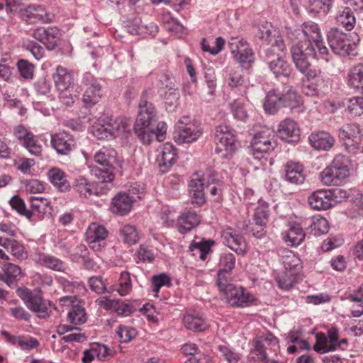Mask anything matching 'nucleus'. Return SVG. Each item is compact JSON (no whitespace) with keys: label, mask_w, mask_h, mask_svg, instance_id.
Returning <instances> with one entry per match:
<instances>
[{"label":"nucleus","mask_w":363,"mask_h":363,"mask_svg":"<svg viewBox=\"0 0 363 363\" xmlns=\"http://www.w3.org/2000/svg\"><path fill=\"white\" fill-rule=\"evenodd\" d=\"M91 174L99 180L91 182L83 176L77 177L73 183L74 191L81 198L88 199L91 196L105 194L112 187L114 174L108 171H102L98 167L91 169Z\"/></svg>","instance_id":"obj_1"},{"label":"nucleus","mask_w":363,"mask_h":363,"mask_svg":"<svg viewBox=\"0 0 363 363\" xmlns=\"http://www.w3.org/2000/svg\"><path fill=\"white\" fill-rule=\"evenodd\" d=\"M277 145L276 133L270 128L261 127L251 140V154L255 160L265 165L269 161V154Z\"/></svg>","instance_id":"obj_2"},{"label":"nucleus","mask_w":363,"mask_h":363,"mask_svg":"<svg viewBox=\"0 0 363 363\" xmlns=\"http://www.w3.org/2000/svg\"><path fill=\"white\" fill-rule=\"evenodd\" d=\"M16 294L26 306L35 313L39 318H46L50 315L51 311L43 298L40 291H32L26 287H20L16 290Z\"/></svg>","instance_id":"obj_3"},{"label":"nucleus","mask_w":363,"mask_h":363,"mask_svg":"<svg viewBox=\"0 0 363 363\" xmlns=\"http://www.w3.org/2000/svg\"><path fill=\"white\" fill-rule=\"evenodd\" d=\"M219 289L226 297L228 302L233 306H247L253 302V295L242 287H237L228 280L218 284Z\"/></svg>","instance_id":"obj_4"},{"label":"nucleus","mask_w":363,"mask_h":363,"mask_svg":"<svg viewBox=\"0 0 363 363\" xmlns=\"http://www.w3.org/2000/svg\"><path fill=\"white\" fill-rule=\"evenodd\" d=\"M215 138L216 141V152L222 157H228L237 150L235 135L227 125H218L216 128Z\"/></svg>","instance_id":"obj_5"},{"label":"nucleus","mask_w":363,"mask_h":363,"mask_svg":"<svg viewBox=\"0 0 363 363\" xmlns=\"http://www.w3.org/2000/svg\"><path fill=\"white\" fill-rule=\"evenodd\" d=\"M291 59L296 68L299 72H303L308 65V57H317L314 45L310 42L295 43L290 48Z\"/></svg>","instance_id":"obj_6"},{"label":"nucleus","mask_w":363,"mask_h":363,"mask_svg":"<svg viewBox=\"0 0 363 363\" xmlns=\"http://www.w3.org/2000/svg\"><path fill=\"white\" fill-rule=\"evenodd\" d=\"M328 40L335 53L342 56L354 55L355 45L338 28L330 29L328 34Z\"/></svg>","instance_id":"obj_7"},{"label":"nucleus","mask_w":363,"mask_h":363,"mask_svg":"<svg viewBox=\"0 0 363 363\" xmlns=\"http://www.w3.org/2000/svg\"><path fill=\"white\" fill-rule=\"evenodd\" d=\"M229 48L235 59L244 69H248L254 62L252 50L245 41L232 38L228 43Z\"/></svg>","instance_id":"obj_8"},{"label":"nucleus","mask_w":363,"mask_h":363,"mask_svg":"<svg viewBox=\"0 0 363 363\" xmlns=\"http://www.w3.org/2000/svg\"><path fill=\"white\" fill-rule=\"evenodd\" d=\"M339 137L344 141V144L349 152L356 153L360 148L362 141L359 126L357 124H347L339 130Z\"/></svg>","instance_id":"obj_9"},{"label":"nucleus","mask_w":363,"mask_h":363,"mask_svg":"<svg viewBox=\"0 0 363 363\" xmlns=\"http://www.w3.org/2000/svg\"><path fill=\"white\" fill-rule=\"evenodd\" d=\"M223 242L237 253L244 256L247 252V245L244 237L230 227L225 228L221 234Z\"/></svg>","instance_id":"obj_10"},{"label":"nucleus","mask_w":363,"mask_h":363,"mask_svg":"<svg viewBox=\"0 0 363 363\" xmlns=\"http://www.w3.org/2000/svg\"><path fill=\"white\" fill-rule=\"evenodd\" d=\"M157 120V111L152 104L147 100V91H145L138 104V114L135 121L137 125L149 127Z\"/></svg>","instance_id":"obj_11"},{"label":"nucleus","mask_w":363,"mask_h":363,"mask_svg":"<svg viewBox=\"0 0 363 363\" xmlns=\"http://www.w3.org/2000/svg\"><path fill=\"white\" fill-rule=\"evenodd\" d=\"M82 84L85 88L83 101L86 106L96 104L101 96V86L94 77L89 72L85 73L82 79Z\"/></svg>","instance_id":"obj_12"},{"label":"nucleus","mask_w":363,"mask_h":363,"mask_svg":"<svg viewBox=\"0 0 363 363\" xmlns=\"http://www.w3.org/2000/svg\"><path fill=\"white\" fill-rule=\"evenodd\" d=\"M50 143L57 153L61 155H68L75 148L73 136L65 131L52 134Z\"/></svg>","instance_id":"obj_13"},{"label":"nucleus","mask_w":363,"mask_h":363,"mask_svg":"<svg viewBox=\"0 0 363 363\" xmlns=\"http://www.w3.org/2000/svg\"><path fill=\"white\" fill-rule=\"evenodd\" d=\"M31 35L37 40L43 43L49 50H54L60 37V30L55 26L48 28L38 27L35 28Z\"/></svg>","instance_id":"obj_14"},{"label":"nucleus","mask_w":363,"mask_h":363,"mask_svg":"<svg viewBox=\"0 0 363 363\" xmlns=\"http://www.w3.org/2000/svg\"><path fill=\"white\" fill-rule=\"evenodd\" d=\"M108 230L103 225L91 223L86 232V240L94 251H100L104 247V240L108 236Z\"/></svg>","instance_id":"obj_15"},{"label":"nucleus","mask_w":363,"mask_h":363,"mask_svg":"<svg viewBox=\"0 0 363 363\" xmlns=\"http://www.w3.org/2000/svg\"><path fill=\"white\" fill-rule=\"evenodd\" d=\"M157 161L161 171L164 173L169 170L175 163L177 154L174 146L170 143H165L157 149Z\"/></svg>","instance_id":"obj_16"},{"label":"nucleus","mask_w":363,"mask_h":363,"mask_svg":"<svg viewBox=\"0 0 363 363\" xmlns=\"http://www.w3.org/2000/svg\"><path fill=\"white\" fill-rule=\"evenodd\" d=\"M277 345L278 342L276 337L272 335L266 337H258L254 340V347L251 350L250 357L254 361H259L267 363V356L266 353V345Z\"/></svg>","instance_id":"obj_17"},{"label":"nucleus","mask_w":363,"mask_h":363,"mask_svg":"<svg viewBox=\"0 0 363 363\" xmlns=\"http://www.w3.org/2000/svg\"><path fill=\"white\" fill-rule=\"evenodd\" d=\"M200 135L199 130L194 123H186V125H176L174 138L178 144L189 143L195 141Z\"/></svg>","instance_id":"obj_18"},{"label":"nucleus","mask_w":363,"mask_h":363,"mask_svg":"<svg viewBox=\"0 0 363 363\" xmlns=\"http://www.w3.org/2000/svg\"><path fill=\"white\" fill-rule=\"evenodd\" d=\"M52 79L55 87L60 92L69 91L74 86V79L72 72L62 66L56 68Z\"/></svg>","instance_id":"obj_19"},{"label":"nucleus","mask_w":363,"mask_h":363,"mask_svg":"<svg viewBox=\"0 0 363 363\" xmlns=\"http://www.w3.org/2000/svg\"><path fill=\"white\" fill-rule=\"evenodd\" d=\"M235 265V257L230 252H223L220 255L218 264L217 284L230 280V274Z\"/></svg>","instance_id":"obj_20"},{"label":"nucleus","mask_w":363,"mask_h":363,"mask_svg":"<svg viewBox=\"0 0 363 363\" xmlns=\"http://www.w3.org/2000/svg\"><path fill=\"white\" fill-rule=\"evenodd\" d=\"M94 159L97 164L105 168L102 171H108L113 174L112 169L117 161V152L113 148L104 146L95 153Z\"/></svg>","instance_id":"obj_21"},{"label":"nucleus","mask_w":363,"mask_h":363,"mask_svg":"<svg viewBox=\"0 0 363 363\" xmlns=\"http://www.w3.org/2000/svg\"><path fill=\"white\" fill-rule=\"evenodd\" d=\"M299 128L292 119L286 118L279 123L278 133L281 140L287 143H295L299 139Z\"/></svg>","instance_id":"obj_22"},{"label":"nucleus","mask_w":363,"mask_h":363,"mask_svg":"<svg viewBox=\"0 0 363 363\" xmlns=\"http://www.w3.org/2000/svg\"><path fill=\"white\" fill-rule=\"evenodd\" d=\"M133 199L126 193H118L113 199L110 211L116 215L123 216L130 212Z\"/></svg>","instance_id":"obj_23"},{"label":"nucleus","mask_w":363,"mask_h":363,"mask_svg":"<svg viewBox=\"0 0 363 363\" xmlns=\"http://www.w3.org/2000/svg\"><path fill=\"white\" fill-rule=\"evenodd\" d=\"M109 129L111 130L113 138L122 137L128 138L131 132L133 121L130 118L126 117H117L111 118L108 121Z\"/></svg>","instance_id":"obj_24"},{"label":"nucleus","mask_w":363,"mask_h":363,"mask_svg":"<svg viewBox=\"0 0 363 363\" xmlns=\"http://www.w3.org/2000/svg\"><path fill=\"white\" fill-rule=\"evenodd\" d=\"M285 179L291 184H302L305 180L303 167L298 162H288L284 167Z\"/></svg>","instance_id":"obj_25"},{"label":"nucleus","mask_w":363,"mask_h":363,"mask_svg":"<svg viewBox=\"0 0 363 363\" xmlns=\"http://www.w3.org/2000/svg\"><path fill=\"white\" fill-rule=\"evenodd\" d=\"M308 140L311 146L315 150H328L334 145V138L327 132L312 133Z\"/></svg>","instance_id":"obj_26"},{"label":"nucleus","mask_w":363,"mask_h":363,"mask_svg":"<svg viewBox=\"0 0 363 363\" xmlns=\"http://www.w3.org/2000/svg\"><path fill=\"white\" fill-rule=\"evenodd\" d=\"M308 203L315 210H326L333 206L328 190H318L308 196Z\"/></svg>","instance_id":"obj_27"},{"label":"nucleus","mask_w":363,"mask_h":363,"mask_svg":"<svg viewBox=\"0 0 363 363\" xmlns=\"http://www.w3.org/2000/svg\"><path fill=\"white\" fill-rule=\"evenodd\" d=\"M268 66L277 78L280 77L289 78L292 72L291 65L279 56L276 60L269 61Z\"/></svg>","instance_id":"obj_28"},{"label":"nucleus","mask_w":363,"mask_h":363,"mask_svg":"<svg viewBox=\"0 0 363 363\" xmlns=\"http://www.w3.org/2000/svg\"><path fill=\"white\" fill-rule=\"evenodd\" d=\"M268 221V211L266 207L260 206L257 207L253 215V222L252 224H255L258 226L259 230L255 233V237L261 238L264 235V228Z\"/></svg>","instance_id":"obj_29"},{"label":"nucleus","mask_w":363,"mask_h":363,"mask_svg":"<svg viewBox=\"0 0 363 363\" xmlns=\"http://www.w3.org/2000/svg\"><path fill=\"white\" fill-rule=\"evenodd\" d=\"M320 178L325 185L337 186L347 177L330 165L320 173Z\"/></svg>","instance_id":"obj_30"},{"label":"nucleus","mask_w":363,"mask_h":363,"mask_svg":"<svg viewBox=\"0 0 363 363\" xmlns=\"http://www.w3.org/2000/svg\"><path fill=\"white\" fill-rule=\"evenodd\" d=\"M281 92L282 106H288L291 109L298 108L301 104V96L294 90L292 86H286Z\"/></svg>","instance_id":"obj_31"},{"label":"nucleus","mask_w":363,"mask_h":363,"mask_svg":"<svg viewBox=\"0 0 363 363\" xmlns=\"http://www.w3.org/2000/svg\"><path fill=\"white\" fill-rule=\"evenodd\" d=\"M199 223V216L196 213H184L178 219L179 230L181 233H185L198 225Z\"/></svg>","instance_id":"obj_32"},{"label":"nucleus","mask_w":363,"mask_h":363,"mask_svg":"<svg viewBox=\"0 0 363 363\" xmlns=\"http://www.w3.org/2000/svg\"><path fill=\"white\" fill-rule=\"evenodd\" d=\"M34 259L35 262L52 270L63 272L65 269V263L54 256L40 253L35 255Z\"/></svg>","instance_id":"obj_33"},{"label":"nucleus","mask_w":363,"mask_h":363,"mask_svg":"<svg viewBox=\"0 0 363 363\" xmlns=\"http://www.w3.org/2000/svg\"><path fill=\"white\" fill-rule=\"evenodd\" d=\"M263 106L264 110L271 114L275 113L282 106L281 92L278 89L267 93Z\"/></svg>","instance_id":"obj_34"},{"label":"nucleus","mask_w":363,"mask_h":363,"mask_svg":"<svg viewBox=\"0 0 363 363\" xmlns=\"http://www.w3.org/2000/svg\"><path fill=\"white\" fill-rule=\"evenodd\" d=\"M305 238V233L299 224H292L290 226L284 241L288 245L295 247L299 245Z\"/></svg>","instance_id":"obj_35"},{"label":"nucleus","mask_w":363,"mask_h":363,"mask_svg":"<svg viewBox=\"0 0 363 363\" xmlns=\"http://www.w3.org/2000/svg\"><path fill=\"white\" fill-rule=\"evenodd\" d=\"M50 182L60 191H66L69 188V184L63 171L58 168H52L48 172Z\"/></svg>","instance_id":"obj_36"},{"label":"nucleus","mask_w":363,"mask_h":363,"mask_svg":"<svg viewBox=\"0 0 363 363\" xmlns=\"http://www.w3.org/2000/svg\"><path fill=\"white\" fill-rule=\"evenodd\" d=\"M183 321L187 329L195 332L203 331L208 328V324L206 320L198 315H186L184 317Z\"/></svg>","instance_id":"obj_37"},{"label":"nucleus","mask_w":363,"mask_h":363,"mask_svg":"<svg viewBox=\"0 0 363 363\" xmlns=\"http://www.w3.org/2000/svg\"><path fill=\"white\" fill-rule=\"evenodd\" d=\"M4 279H1L5 281L9 286L14 284V282L20 279L22 277L21 268L11 263H6L3 267Z\"/></svg>","instance_id":"obj_38"},{"label":"nucleus","mask_w":363,"mask_h":363,"mask_svg":"<svg viewBox=\"0 0 363 363\" xmlns=\"http://www.w3.org/2000/svg\"><path fill=\"white\" fill-rule=\"evenodd\" d=\"M309 228L314 235L319 236L327 233L329 230L328 221L320 216L312 217L309 220Z\"/></svg>","instance_id":"obj_39"},{"label":"nucleus","mask_w":363,"mask_h":363,"mask_svg":"<svg viewBox=\"0 0 363 363\" xmlns=\"http://www.w3.org/2000/svg\"><path fill=\"white\" fill-rule=\"evenodd\" d=\"M281 257L285 270L298 274L301 260L298 256L291 250H284Z\"/></svg>","instance_id":"obj_40"},{"label":"nucleus","mask_w":363,"mask_h":363,"mask_svg":"<svg viewBox=\"0 0 363 363\" xmlns=\"http://www.w3.org/2000/svg\"><path fill=\"white\" fill-rule=\"evenodd\" d=\"M302 30L304 33V42L315 44L322 39L318 25L315 23L303 24Z\"/></svg>","instance_id":"obj_41"},{"label":"nucleus","mask_w":363,"mask_h":363,"mask_svg":"<svg viewBox=\"0 0 363 363\" xmlns=\"http://www.w3.org/2000/svg\"><path fill=\"white\" fill-rule=\"evenodd\" d=\"M30 202L33 211L42 214H50L52 213V209L50 206V202L46 198L41 196H31L30 198Z\"/></svg>","instance_id":"obj_42"},{"label":"nucleus","mask_w":363,"mask_h":363,"mask_svg":"<svg viewBox=\"0 0 363 363\" xmlns=\"http://www.w3.org/2000/svg\"><path fill=\"white\" fill-rule=\"evenodd\" d=\"M350 86L356 89H363V64H358L351 68L348 74Z\"/></svg>","instance_id":"obj_43"},{"label":"nucleus","mask_w":363,"mask_h":363,"mask_svg":"<svg viewBox=\"0 0 363 363\" xmlns=\"http://www.w3.org/2000/svg\"><path fill=\"white\" fill-rule=\"evenodd\" d=\"M297 276L298 274L296 272L285 270L277 278L279 288L284 290L291 289L296 284Z\"/></svg>","instance_id":"obj_44"},{"label":"nucleus","mask_w":363,"mask_h":363,"mask_svg":"<svg viewBox=\"0 0 363 363\" xmlns=\"http://www.w3.org/2000/svg\"><path fill=\"white\" fill-rule=\"evenodd\" d=\"M337 21L347 30L350 31L354 28L356 20L350 9L345 7L337 16Z\"/></svg>","instance_id":"obj_45"},{"label":"nucleus","mask_w":363,"mask_h":363,"mask_svg":"<svg viewBox=\"0 0 363 363\" xmlns=\"http://www.w3.org/2000/svg\"><path fill=\"white\" fill-rule=\"evenodd\" d=\"M120 235L123 241L129 245L135 244L139 240L135 227L131 225H125L121 228Z\"/></svg>","instance_id":"obj_46"},{"label":"nucleus","mask_w":363,"mask_h":363,"mask_svg":"<svg viewBox=\"0 0 363 363\" xmlns=\"http://www.w3.org/2000/svg\"><path fill=\"white\" fill-rule=\"evenodd\" d=\"M316 342L313 350L319 353H326L335 350V347L330 345L327 336L323 333H318L315 335Z\"/></svg>","instance_id":"obj_47"},{"label":"nucleus","mask_w":363,"mask_h":363,"mask_svg":"<svg viewBox=\"0 0 363 363\" xmlns=\"http://www.w3.org/2000/svg\"><path fill=\"white\" fill-rule=\"evenodd\" d=\"M9 203L11 208L16 210L20 215L25 216L28 220L31 219L33 211L26 208L25 202L19 196H13L10 199Z\"/></svg>","instance_id":"obj_48"},{"label":"nucleus","mask_w":363,"mask_h":363,"mask_svg":"<svg viewBox=\"0 0 363 363\" xmlns=\"http://www.w3.org/2000/svg\"><path fill=\"white\" fill-rule=\"evenodd\" d=\"M134 131L143 144L149 145L155 138V131L150 126L134 125Z\"/></svg>","instance_id":"obj_49"},{"label":"nucleus","mask_w":363,"mask_h":363,"mask_svg":"<svg viewBox=\"0 0 363 363\" xmlns=\"http://www.w3.org/2000/svg\"><path fill=\"white\" fill-rule=\"evenodd\" d=\"M213 243V240L194 242L189 247V249L191 251L198 250L200 259L205 260L206 255L211 252V247Z\"/></svg>","instance_id":"obj_50"},{"label":"nucleus","mask_w":363,"mask_h":363,"mask_svg":"<svg viewBox=\"0 0 363 363\" xmlns=\"http://www.w3.org/2000/svg\"><path fill=\"white\" fill-rule=\"evenodd\" d=\"M70 323L74 325H81L86 322V313L83 308L74 306L68 313Z\"/></svg>","instance_id":"obj_51"},{"label":"nucleus","mask_w":363,"mask_h":363,"mask_svg":"<svg viewBox=\"0 0 363 363\" xmlns=\"http://www.w3.org/2000/svg\"><path fill=\"white\" fill-rule=\"evenodd\" d=\"M349 160L347 157L342 155H337L331 163V166L339 171L344 176L347 177L349 176Z\"/></svg>","instance_id":"obj_52"},{"label":"nucleus","mask_w":363,"mask_h":363,"mask_svg":"<svg viewBox=\"0 0 363 363\" xmlns=\"http://www.w3.org/2000/svg\"><path fill=\"white\" fill-rule=\"evenodd\" d=\"M347 110L352 116L363 113V96H354L348 100Z\"/></svg>","instance_id":"obj_53"},{"label":"nucleus","mask_w":363,"mask_h":363,"mask_svg":"<svg viewBox=\"0 0 363 363\" xmlns=\"http://www.w3.org/2000/svg\"><path fill=\"white\" fill-rule=\"evenodd\" d=\"M7 250L10 251L12 255L19 260L22 261L28 258V253L25 250L24 246L14 239H12Z\"/></svg>","instance_id":"obj_54"},{"label":"nucleus","mask_w":363,"mask_h":363,"mask_svg":"<svg viewBox=\"0 0 363 363\" xmlns=\"http://www.w3.org/2000/svg\"><path fill=\"white\" fill-rule=\"evenodd\" d=\"M333 5V0H310L309 10L311 12L327 13Z\"/></svg>","instance_id":"obj_55"},{"label":"nucleus","mask_w":363,"mask_h":363,"mask_svg":"<svg viewBox=\"0 0 363 363\" xmlns=\"http://www.w3.org/2000/svg\"><path fill=\"white\" fill-rule=\"evenodd\" d=\"M131 289L132 283L130 274L128 272L123 271L120 275L118 292L121 296H125L130 293Z\"/></svg>","instance_id":"obj_56"},{"label":"nucleus","mask_w":363,"mask_h":363,"mask_svg":"<svg viewBox=\"0 0 363 363\" xmlns=\"http://www.w3.org/2000/svg\"><path fill=\"white\" fill-rule=\"evenodd\" d=\"M23 147L33 155L40 157L42 155L43 147L38 138L34 135L28 138Z\"/></svg>","instance_id":"obj_57"},{"label":"nucleus","mask_w":363,"mask_h":363,"mask_svg":"<svg viewBox=\"0 0 363 363\" xmlns=\"http://www.w3.org/2000/svg\"><path fill=\"white\" fill-rule=\"evenodd\" d=\"M152 284L153 286L152 291L155 293V296H157L162 286L171 285V279L165 274L155 275L152 279Z\"/></svg>","instance_id":"obj_58"},{"label":"nucleus","mask_w":363,"mask_h":363,"mask_svg":"<svg viewBox=\"0 0 363 363\" xmlns=\"http://www.w3.org/2000/svg\"><path fill=\"white\" fill-rule=\"evenodd\" d=\"M117 334L121 342L127 343L136 336L137 332L133 328L120 325Z\"/></svg>","instance_id":"obj_59"},{"label":"nucleus","mask_w":363,"mask_h":363,"mask_svg":"<svg viewBox=\"0 0 363 363\" xmlns=\"http://www.w3.org/2000/svg\"><path fill=\"white\" fill-rule=\"evenodd\" d=\"M108 121L106 124L94 126L93 134L99 140L113 138L111 130L109 129Z\"/></svg>","instance_id":"obj_60"},{"label":"nucleus","mask_w":363,"mask_h":363,"mask_svg":"<svg viewBox=\"0 0 363 363\" xmlns=\"http://www.w3.org/2000/svg\"><path fill=\"white\" fill-rule=\"evenodd\" d=\"M277 31L271 24L267 23L259 28V38L265 43H269L275 38Z\"/></svg>","instance_id":"obj_61"},{"label":"nucleus","mask_w":363,"mask_h":363,"mask_svg":"<svg viewBox=\"0 0 363 363\" xmlns=\"http://www.w3.org/2000/svg\"><path fill=\"white\" fill-rule=\"evenodd\" d=\"M92 351L101 361H106L112 356V351L106 345L99 343L92 345Z\"/></svg>","instance_id":"obj_62"},{"label":"nucleus","mask_w":363,"mask_h":363,"mask_svg":"<svg viewBox=\"0 0 363 363\" xmlns=\"http://www.w3.org/2000/svg\"><path fill=\"white\" fill-rule=\"evenodd\" d=\"M222 182L214 178L208 179L206 183V193L212 196L220 195L222 193Z\"/></svg>","instance_id":"obj_63"},{"label":"nucleus","mask_w":363,"mask_h":363,"mask_svg":"<svg viewBox=\"0 0 363 363\" xmlns=\"http://www.w3.org/2000/svg\"><path fill=\"white\" fill-rule=\"evenodd\" d=\"M16 344L25 350L35 348L39 345L38 341L35 338L31 337H26L24 336H17Z\"/></svg>","instance_id":"obj_64"}]
</instances>
